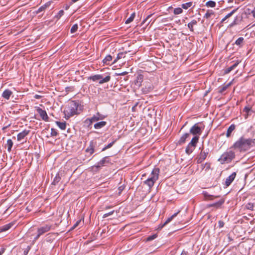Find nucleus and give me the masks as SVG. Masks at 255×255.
<instances>
[{"mask_svg": "<svg viewBox=\"0 0 255 255\" xmlns=\"http://www.w3.org/2000/svg\"><path fill=\"white\" fill-rule=\"evenodd\" d=\"M159 171L158 168H154L151 173L150 177L144 181V184L148 186L149 189L153 186L156 181L158 180Z\"/></svg>", "mask_w": 255, "mask_h": 255, "instance_id": "20e7f679", "label": "nucleus"}, {"mask_svg": "<svg viewBox=\"0 0 255 255\" xmlns=\"http://www.w3.org/2000/svg\"><path fill=\"white\" fill-rule=\"evenodd\" d=\"M56 124L58 126V127L61 129L64 130L66 128V123L64 122H60L58 121H56Z\"/></svg>", "mask_w": 255, "mask_h": 255, "instance_id": "c9c22d12", "label": "nucleus"}, {"mask_svg": "<svg viewBox=\"0 0 255 255\" xmlns=\"http://www.w3.org/2000/svg\"><path fill=\"white\" fill-rule=\"evenodd\" d=\"M128 73V72L125 71V72H123L121 73L116 74V75H122V76H124V75H127Z\"/></svg>", "mask_w": 255, "mask_h": 255, "instance_id": "603ef678", "label": "nucleus"}, {"mask_svg": "<svg viewBox=\"0 0 255 255\" xmlns=\"http://www.w3.org/2000/svg\"><path fill=\"white\" fill-rule=\"evenodd\" d=\"M224 222L223 221L220 220L218 222V225L219 228H222L224 226Z\"/></svg>", "mask_w": 255, "mask_h": 255, "instance_id": "8fccbe9b", "label": "nucleus"}, {"mask_svg": "<svg viewBox=\"0 0 255 255\" xmlns=\"http://www.w3.org/2000/svg\"><path fill=\"white\" fill-rule=\"evenodd\" d=\"M214 14V12L212 10H208L204 15V18L206 19H209L211 16Z\"/></svg>", "mask_w": 255, "mask_h": 255, "instance_id": "f704fd0d", "label": "nucleus"}, {"mask_svg": "<svg viewBox=\"0 0 255 255\" xmlns=\"http://www.w3.org/2000/svg\"><path fill=\"white\" fill-rule=\"evenodd\" d=\"M13 142L11 139H8L7 140L6 144H5V146H7V151L10 152L11 151V148L13 146Z\"/></svg>", "mask_w": 255, "mask_h": 255, "instance_id": "7c9ffc66", "label": "nucleus"}, {"mask_svg": "<svg viewBox=\"0 0 255 255\" xmlns=\"http://www.w3.org/2000/svg\"><path fill=\"white\" fill-rule=\"evenodd\" d=\"M255 146V138H247L245 136H242L234 143L232 147L242 152L249 150Z\"/></svg>", "mask_w": 255, "mask_h": 255, "instance_id": "f03ea898", "label": "nucleus"}, {"mask_svg": "<svg viewBox=\"0 0 255 255\" xmlns=\"http://www.w3.org/2000/svg\"><path fill=\"white\" fill-rule=\"evenodd\" d=\"M111 78L110 73H107L105 76L102 75V79L99 81V84H103L105 83H107L110 81Z\"/></svg>", "mask_w": 255, "mask_h": 255, "instance_id": "a211bd4d", "label": "nucleus"}, {"mask_svg": "<svg viewBox=\"0 0 255 255\" xmlns=\"http://www.w3.org/2000/svg\"><path fill=\"white\" fill-rule=\"evenodd\" d=\"M10 126V124H8V125L2 128V130H5V129H6L8 127H9V126Z\"/></svg>", "mask_w": 255, "mask_h": 255, "instance_id": "bf43d9fd", "label": "nucleus"}, {"mask_svg": "<svg viewBox=\"0 0 255 255\" xmlns=\"http://www.w3.org/2000/svg\"><path fill=\"white\" fill-rule=\"evenodd\" d=\"M102 79V75L97 74L90 76L88 77V80H92L93 82H96L100 81Z\"/></svg>", "mask_w": 255, "mask_h": 255, "instance_id": "aec40b11", "label": "nucleus"}, {"mask_svg": "<svg viewBox=\"0 0 255 255\" xmlns=\"http://www.w3.org/2000/svg\"><path fill=\"white\" fill-rule=\"evenodd\" d=\"M239 8H237L236 9H233L231 12L227 14L224 18L222 19L221 22H224L227 18L231 17L238 9Z\"/></svg>", "mask_w": 255, "mask_h": 255, "instance_id": "72a5a7b5", "label": "nucleus"}, {"mask_svg": "<svg viewBox=\"0 0 255 255\" xmlns=\"http://www.w3.org/2000/svg\"><path fill=\"white\" fill-rule=\"evenodd\" d=\"M157 236L156 234L153 235L152 236H150L146 238V241L147 242L151 241L156 239L157 238Z\"/></svg>", "mask_w": 255, "mask_h": 255, "instance_id": "c03bdc74", "label": "nucleus"}, {"mask_svg": "<svg viewBox=\"0 0 255 255\" xmlns=\"http://www.w3.org/2000/svg\"><path fill=\"white\" fill-rule=\"evenodd\" d=\"M114 213V210H113L112 211H111V212H109L108 213H106V214L103 215V218H107V217L112 215Z\"/></svg>", "mask_w": 255, "mask_h": 255, "instance_id": "09e8293b", "label": "nucleus"}, {"mask_svg": "<svg viewBox=\"0 0 255 255\" xmlns=\"http://www.w3.org/2000/svg\"><path fill=\"white\" fill-rule=\"evenodd\" d=\"M95 143L93 140H91L90 142L89 145L86 149V152L89 153L90 155H92L95 151Z\"/></svg>", "mask_w": 255, "mask_h": 255, "instance_id": "2eb2a0df", "label": "nucleus"}, {"mask_svg": "<svg viewBox=\"0 0 255 255\" xmlns=\"http://www.w3.org/2000/svg\"><path fill=\"white\" fill-rule=\"evenodd\" d=\"M105 118V116L100 114L99 113H97L96 115H94L91 118L87 119L85 121V122H89V125H91L93 123L97 122L100 120H102Z\"/></svg>", "mask_w": 255, "mask_h": 255, "instance_id": "0eeeda50", "label": "nucleus"}, {"mask_svg": "<svg viewBox=\"0 0 255 255\" xmlns=\"http://www.w3.org/2000/svg\"><path fill=\"white\" fill-rule=\"evenodd\" d=\"M143 86V87L142 88L141 90L144 94H147L151 92L153 89L152 84L149 82L144 83Z\"/></svg>", "mask_w": 255, "mask_h": 255, "instance_id": "6e6552de", "label": "nucleus"}, {"mask_svg": "<svg viewBox=\"0 0 255 255\" xmlns=\"http://www.w3.org/2000/svg\"><path fill=\"white\" fill-rule=\"evenodd\" d=\"M236 176V173L234 172L226 178L225 181V185L226 187H228L232 183L235 179Z\"/></svg>", "mask_w": 255, "mask_h": 255, "instance_id": "4468645a", "label": "nucleus"}, {"mask_svg": "<svg viewBox=\"0 0 255 255\" xmlns=\"http://www.w3.org/2000/svg\"><path fill=\"white\" fill-rule=\"evenodd\" d=\"M111 208V206H106V207H105V209H110V208Z\"/></svg>", "mask_w": 255, "mask_h": 255, "instance_id": "e2e57ef3", "label": "nucleus"}, {"mask_svg": "<svg viewBox=\"0 0 255 255\" xmlns=\"http://www.w3.org/2000/svg\"><path fill=\"white\" fill-rule=\"evenodd\" d=\"M179 212H180V211H178L177 212H176V213H174L173 215H172L170 217L168 218L166 220V221L164 222V223L163 225H162L161 228H163L165 225H166V224H167L169 222H170L172 220V219L178 215V214Z\"/></svg>", "mask_w": 255, "mask_h": 255, "instance_id": "393cba45", "label": "nucleus"}, {"mask_svg": "<svg viewBox=\"0 0 255 255\" xmlns=\"http://www.w3.org/2000/svg\"><path fill=\"white\" fill-rule=\"evenodd\" d=\"M147 21L148 22L147 24H148L150 23V22L151 21V20H150V19H148Z\"/></svg>", "mask_w": 255, "mask_h": 255, "instance_id": "0e129e2a", "label": "nucleus"}, {"mask_svg": "<svg viewBox=\"0 0 255 255\" xmlns=\"http://www.w3.org/2000/svg\"><path fill=\"white\" fill-rule=\"evenodd\" d=\"M245 43L244 38L243 37H240L238 38L235 42V44L239 46L240 47H242Z\"/></svg>", "mask_w": 255, "mask_h": 255, "instance_id": "5701e85b", "label": "nucleus"}, {"mask_svg": "<svg viewBox=\"0 0 255 255\" xmlns=\"http://www.w3.org/2000/svg\"><path fill=\"white\" fill-rule=\"evenodd\" d=\"M235 23H236V21L234 20V22L232 23V25H233L234 24H235Z\"/></svg>", "mask_w": 255, "mask_h": 255, "instance_id": "338daca9", "label": "nucleus"}, {"mask_svg": "<svg viewBox=\"0 0 255 255\" xmlns=\"http://www.w3.org/2000/svg\"><path fill=\"white\" fill-rule=\"evenodd\" d=\"M180 255H187V252L183 251Z\"/></svg>", "mask_w": 255, "mask_h": 255, "instance_id": "4d7b16f0", "label": "nucleus"}, {"mask_svg": "<svg viewBox=\"0 0 255 255\" xmlns=\"http://www.w3.org/2000/svg\"><path fill=\"white\" fill-rule=\"evenodd\" d=\"M208 154V151L205 152V151H203L202 149L198 158H197V163H201L207 157V155Z\"/></svg>", "mask_w": 255, "mask_h": 255, "instance_id": "9b49d317", "label": "nucleus"}, {"mask_svg": "<svg viewBox=\"0 0 255 255\" xmlns=\"http://www.w3.org/2000/svg\"><path fill=\"white\" fill-rule=\"evenodd\" d=\"M252 13L253 14V17L255 18V7H254V9L252 11Z\"/></svg>", "mask_w": 255, "mask_h": 255, "instance_id": "6e6d98bb", "label": "nucleus"}, {"mask_svg": "<svg viewBox=\"0 0 255 255\" xmlns=\"http://www.w3.org/2000/svg\"><path fill=\"white\" fill-rule=\"evenodd\" d=\"M236 126L234 124L231 125L227 129L226 136L229 137L231 136V133L235 130Z\"/></svg>", "mask_w": 255, "mask_h": 255, "instance_id": "a878e982", "label": "nucleus"}, {"mask_svg": "<svg viewBox=\"0 0 255 255\" xmlns=\"http://www.w3.org/2000/svg\"><path fill=\"white\" fill-rule=\"evenodd\" d=\"M127 52L119 53L117 55L116 58L114 60L112 64H115L118 61V60H119L122 58L125 57L126 54H127Z\"/></svg>", "mask_w": 255, "mask_h": 255, "instance_id": "bb28decb", "label": "nucleus"}, {"mask_svg": "<svg viewBox=\"0 0 255 255\" xmlns=\"http://www.w3.org/2000/svg\"><path fill=\"white\" fill-rule=\"evenodd\" d=\"M61 179V178L59 174L57 173L56 175L53 182H52V184L54 185H56L58 184V183L60 181Z\"/></svg>", "mask_w": 255, "mask_h": 255, "instance_id": "2f4dec72", "label": "nucleus"}, {"mask_svg": "<svg viewBox=\"0 0 255 255\" xmlns=\"http://www.w3.org/2000/svg\"><path fill=\"white\" fill-rule=\"evenodd\" d=\"M80 222V221H77L73 226V229H74L79 224V222Z\"/></svg>", "mask_w": 255, "mask_h": 255, "instance_id": "5fc2aeb1", "label": "nucleus"}, {"mask_svg": "<svg viewBox=\"0 0 255 255\" xmlns=\"http://www.w3.org/2000/svg\"><path fill=\"white\" fill-rule=\"evenodd\" d=\"M135 12H133L131 15L130 16H129V17H128L126 20V22H125V23L126 24H129L130 23H131L134 19V18H135Z\"/></svg>", "mask_w": 255, "mask_h": 255, "instance_id": "e433bc0d", "label": "nucleus"}, {"mask_svg": "<svg viewBox=\"0 0 255 255\" xmlns=\"http://www.w3.org/2000/svg\"><path fill=\"white\" fill-rule=\"evenodd\" d=\"M28 250L27 251H24V254L25 255H26L27 254L28 252V250H29V249H30V247H28Z\"/></svg>", "mask_w": 255, "mask_h": 255, "instance_id": "052dcab7", "label": "nucleus"}, {"mask_svg": "<svg viewBox=\"0 0 255 255\" xmlns=\"http://www.w3.org/2000/svg\"><path fill=\"white\" fill-rule=\"evenodd\" d=\"M204 195H205V196L207 197H211V195H208L207 193H205Z\"/></svg>", "mask_w": 255, "mask_h": 255, "instance_id": "680f3d73", "label": "nucleus"}, {"mask_svg": "<svg viewBox=\"0 0 255 255\" xmlns=\"http://www.w3.org/2000/svg\"><path fill=\"white\" fill-rule=\"evenodd\" d=\"M152 15V14H149V15H148L146 17V18L145 19H144V20H143V21L142 22V24H143V23H145L146 22H147V21L148 20V19H149V18H150V17Z\"/></svg>", "mask_w": 255, "mask_h": 255, "instance_id": "3c124183", "label": "nucleus"}, {"mask_svg": "<svg viewBox=\"0 0 255 255\" xmlns=\"http://www.w3.org/2000/svg\"><path fill=\"white\" fill-rule=\"evenodd\" d=\"M240 63L239 60H237L232 65L224 69V74H227L231 72L232 71L234 70L236 68L239 64Z\"/></svg>", "mask_w": 255, "mask_h": 255, "instance_id": "f8f14e48", "label": "nucleus"}, {"mask_svg": "<svg viewBox=\"0 0 255 255\" xmlns=\"http://www.w3.org/2000/svg\"><path fill=\"white\" fill-rule=\"evenodd\" d=\"M243 112L244 113H245L244 115L245 119H247L249 117V116H251L252 114L254 113L252 109V108L249 106H246L244 108Z\"/></svg>", "mask_w": 255, "mask_h": 255, "instance_id": "ddd939ff", "label": "nucleus"}, {"mask_svg": "<svg viewBox=\"0 0 255 255\" xmlns=\"http://www.w3.org/2000/svg\"><path fill=\"white\" fill-rule=\"evenodd\" d=\"M58 135V132L56 130L53 128L51 129V136H56Z\"/></svg>", "mask_w": 255, "mask_h": 255, "instance_id": "49530a36", "label": "nucleus"}, {"mask_svg": "<svg viewBox=\"0 0 255 255\" xmlns=\"http://www.w3.org/2000/svg\"><path fill=\"white\" fill-rule=\"evenodd\" d=\"M64 14L63 10H60L58 14L56 15V17L58 19L60 18Z\"/></svg>", "mask_w": 255, "mask_h": 255, "instance_id": "de8ad7c7", "label": "nucleus"}, {"mask_svg": "<svg viewBox=\"0 0 255 255\" xmlns=\"http://www.w3.org/2000/svg\"><path fill=\"white\" fill-rule=\"evenodd\" d=\"M193 2L192 1L188 2L181 4V7L185 9H187L189 7L192 6Z\"/></svg>", "mask_w": 255, "mask_h": 255, "instance_id": "ea45409f", "label": "nucleus"}, {"mask_svg": "<svg viewBox=\"0 0 255 255\" xmlns=\"http://www.w3.org/2000/svg\"><path fill=\"white\" fill-rule=\"evenodd\" d=\"M190 136V133H185L180 137L179 140H178V144H182L185 143L187 138H189Z\"/></svg>", "mask_w": 255, "mask_h": 255, "instance_id": "412c9836", "label": "nucleus"}, {"mask_svg": "<svg viewBox=\"0 0 255 255\" xmlns=\"http://www.w3.org/2000/svg\"><path fill=\"white\" fill-rule=\"evenodd\" d=\"M112 60V56L111 55H108L103 60V62L104 64L109 65L110 62Z\"/></svg>", "mask_w": 255, "mask_h": 255, "instance_id": "c756f323", "label": "nucleus"}, {"mask_svg": "<svg viewBox=\"0 0 255 255\" xmlns=\"http://www.w3.org/2000/svg\"><path fill=\"white\" fill-rule=\"evenodd\" d=\"M231 85V82L229 83L226 85H224L219 88V92L223 94Z\"/></svg>", "mask_w": 255, "mask_h": 255, "instance_id": "c85d7f7f", "label": "nucleus"}, {"mask_svg": "<svg viewBox=\"0 0 255 255\" xmlns=\"http://www.w3.org/2000/svg\"><path fill=\"white\" fill-rule=\"evenodd\" d=\"M107 125V122L105 121H102L96 123L94 127L95 129H100L103 127H104Z\"/></svg>", "mask_w": 255, "mask_h": 255, "instance_id": "4be33fe9", "label": "nucleus"}, {"mask_svg": "<svg viewBox=\"0 0 255 255\" xmlns=\"http://www.w3.org/2000/svg\"><path fill=\"white\" fill-rule=\"evenodd\" d=\"M52 226L50 225H45L37 229V235L34 238V240L36 241L41 235L47 233L50 230Z\"/></svg>", "mask_w": 255, "mask_h": 255, "instance_id": "423d86ee", "label": "nucleus"}, {"mask_svg": "<svg viewBox=\"0 0 255 255\" xmlns=\"http://www.w3.org/2000/svg\"><path fill=\"white\" fill-rule=\"evenodd\" d=\"M183 12V9L181 7H177L174 8L173 10V13L175 15H178L182 13Z\"/></svg>", "mask_w": 255, "mask_h": 255, "instance_id": "a19ab883", "label": "nucleus"}, {"mask_svg": "<svg viewBox=\"0 0 255 255\" xmlns=\"http://www.w3.org/2000/svg\"><path fill=\"white\" fill-rule=\"evenodd\" d=\"M143 81V76L142 75H138L136 78V84L138 86H141V83Z\"/></svg>", "mask_w": 255, "mask_h": 255, "instance_id": "58836bf2", "label": "nucleus"}, {"mask_svg": "<svg viewBox=\"0 0 255 255\" xmlns=\"http://www.w3.org/2000/svg\"><path fill=\"white\" fill-rule=\"evenodd\" d=\"M36 111L39 114L40 117L43 121L45 122L48 121L49 117L47 114L45 110H42L39 107H37Z\"/></svg>", "mask_w": 255, "mask_h": 255, "instance_id": "1a4fd4ad", "label": "nucleus"}, {"mask_svg": "<svg viewBox=\"0 0 255 255\" xmlns=\"http://www.w3.org/2000/svg\"><path fill=\"white\" fill-rule=\"evenodd\" d=\"M13 225H14V223L12 222H11L9 224L5 225L1 227L0 230L1 232L6 231L8 230L10 228H11Z\"/></svg>", "mask_w": 255, "mask_h": 255, "instance_id": "cd10ccee", "label": "nucleus"}, {"mask_svg": "<svg viewBox=\"0 0 255 255\" xmlns=\"http://www.w3.org/2000/svg\"><path fill=\"white\" fill-rule=\"evenodd\" d=\"M204 129V125L203 123L199 122L194 124L190 129V133L193 135L194 137L187 145L185 152L189 155L195 149L197 143L198 142L200 135L202 134Z\"/></svg>", "mask_w": 255, "mask_h": 255, "instance_id": "f257e3e1", "label": "nucleus"}, {"mask_svg": "<svg viewBox=\"0 0 255 255\" xmlns=\"http://www.w3.org/2000/svg\"><path fill=\"white\" fill-rule=\"evenodd\" d=\"M225 202L224 199H221L218 202L212 204L210 205V207H216L217 208L220 207Z\"/></svg>", "mask_w": 255, "mask_h": 255, "instance_id": "473e14b6", "label": "nucleus"}, {"mask_svg": "<svg viewBox=\"0 0 255 255\" xmlns=\"http://www.w3.org/2000/svg\"><path fill=\"white\" fill-rule=\"evenodd\" d=\"M124 188L123 187V186H120L119 187V193H120L123 190Z\"/></svg>", "mask_w": 255, "mask_h": 255, "instance_id": "13d9d810", "label": "nucleus"}, {"mask_svg": "<svg viewBox=\"0 0 255 255\" xmlns=\"http://www.w3.org/2000/svg\"><path fill=\"white\" fill-rule=\"evenodd\" d=\"M116 140L113 141L112 142H111V143H110L109 144H108L106 146H105L104 148H103L102 149V151H104L105 150H106L107 149H108L110 147H111L113 144L115 143V142H116Z\"/></svg>", "mask_w": 255, "mask_h": 255, "instance_id": "37998d69", "label": "nucleus"}, {"mask_svg": "<svg viewBox=\"0 0 255 255\" xmlns=\"http://www.w3.org/2000/svg\"><path fill=\"white\" fill-rule=\"evenodd\" d=\"M235 157V152L232 150H229L223 153L219 158L218 161H220L221 164L225 163H230Z\"/></svg>", "mask_w": 255, "mask_h": 255, "instance_id": "39448f33", "label": "nucleus"}, {"mask_svg": "<svg viewBox=\"0 0 255 255\" xmlns=\"http://www.w3.org/2000/svg\"><path fill=\"white\" fill-rule=\"evenodd\" d=\"M50 4H51V2L50 1L46 2L43 5H42L41 6H40L38 9V10L36 11V13H38L44 10L46 8L49 7Z\"/></svg>", "mask_w": 255, "mask_h": 255, "instance_id": "b1692460", "label": "nucleus"}, {"mask_svg": "<svg viewBox=\"0 0 255 255\" xmlns=\"http://www.w3.org/2000/svg\"><path fill=\"white\" fill-rule=\"evenodd\" d=\"M246 208L249 209V210H254V204L252 203H248L246 206Z\"/></svg>", "mask_w": 255, "mask_h": 255, "instance_id": "a18cd8bd", "label": "nucleus"}, {"mask_svg": "<svg viewBox=\"0 0 255 255\" xmlns=\"http://www.w3.org/2000/svg\"><path fill=\"white\" fill-rule=\"evenodd\" d=\"M110 162L109 159L108 157H105L102 160H101L99 162H98L97 165L96 166L97 168L103 166L106 163H108Z\"/></svg>", "mask_w": 255, "mask_h": 255, "instance_id": "6ab92c4d", "label": "nucleus"}, {"mask_svg": "<svg viewBox=\"0 0 255 255\" xmlns=\"http://www.w3.org/2000/svg\"><path fill=\"white\" fill-rule=\"evenodd\" d=\"M200 20V18H198L197 20L194 19L187 24V27L191 32H194V27L197 25Z\"/></svg>", "mask_w": 255, "mask_h": 255, "instance_id": "9d476101", "label": "nucleus"}, {"mask_svg": "<svg viewBox=\"0 0 255 255\" xmlns=\"http://www.w3.org/2000/svg\"><path fill=\"white\" fill-rule=\"evenodd\" d=\"M206 6L208 7H215L216 5L215 1L213 0H209L206 3Z\"/></svg>", "mask_w": 255, "mask_h": 255, "instance_id": "4c0bfd02", "label": "nucleus"}, {"mask_svg": "<svg viewBox=\"0 0 255 255\" xmlns=\"http://www.w3.org/2000/svg\"><path fill=\"white\" fill-rule=\"evenodd\" d=\"M12 92L9 89H5L2 93L1 97L5 99V100H9L10 96L12 95Z\"/></svg>", "mask_w": 255, "mask_h": 255, "instance_id": "f3484780", "label": "nucleus"}, {"mask_svg": "<svg viewBox=\"0 0 255 255\" xmlns=\"http://www.w3.org/2000/svg\"><path fill=\"white\" fill-rule=\"evenodd\" d=\"M30 132L29 130H23L22 132H19L17 135V139L18 141H20L23 139L26 135Z\"/></svg>", "mask_w": 255, "mask_h": 255, "instance_id": "dca6fc26", "label": "nucleus"}, {"mask_svg": "<svg viewBox=\"0 0 255 255\" xmlns=\"http://www.w3.org/2000/svg\"><path fill=\"white\" fill-rule=\"evenodd\" d=\"M3 252H4V251H2L1 252V251H0V255H2V254Z\"/></svg>", "mask_w": 255, "mask_h": 255, "instance_id": "774afa93", "label": "nucleus"}, {"mask_svg": "<svg viewBox=\"0 0 255 255\" xmlns=\"http://www.w3.org/2000/svg\"><path fill=\"white\" fill-rule=\"evenodd\" d=\"M34 97L36 99H39L42 97V96L40 95L36 94L34 95Z\"/></svg>", "mask_w": 255, "mask_h": 255, "instance_id": "864d4df0", "label": "nucleus"}, {"mask_svg": "<svg viewBox=\"0 0 255 255\" xmlns=\"http://www.w3.org/2000/svg\"><path fill=\"white\" fill-rule=\"evenodd\" d=\"M78 29V24H77V23L74 24L71 28L70 32L71 33H74L77 31Z\"/></svg>", "mask_w": 255, "mask_h": 255, "instance_id": "79ce46f5", "label": "nucleus"}, {"mask_svg": "<svg viewBox=\"0 0 255 255\" xmlns=\"http://www.w3.org/2000/svg\"><path fill=\"white\" fill-rule=\"evenodd\" d=\"M81 111H82L81 106L79 102L72 101L68 103L64 108L65 118L68 119L71 117L80 114Z\"/></svg>", "mask_w": 255, "mask_h": 255, "instance_id": "7ed1b4c3", "label": "nucleus"}, {"mask_svg": "<svg viewBox=\"0 0 255 255\" xmlns=\"http://www.w3.org/2000/svg\"><path fill=\"white\" fill-rule=\"evenodd\" d=\"M147 21L148 22L147 24H148L150 23V22L151 21V20H150V19H148Z\"/></svg>", "mask_w": 255, "mask_h": 255, "instance_id": "69168bd1", "label": "nucleus"}]
</instances>
